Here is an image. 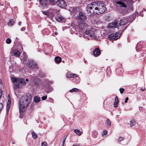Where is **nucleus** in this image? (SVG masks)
Wrapping results in <instances>:
<instances>
[{
  "instance_id": "f257e3e1",
  "label": "nucleus",
  "mask_w": 146,
  "mask_h": 146,
  "mask_svg": "<svg viewBox=\"0 0 146 146\" xmlns=\"http://www.w3.org/2000/svg\"><path fill=\"white\" fill-rule=\"evenodd\" d=\"M106 9L104 4L100 2H93L87 6L86 10L89 15H94L104 13Z\"/></svg>"
},
{
  "instance_id": "f03ea898",
  "label": "nucleus",
  "mask_w": 146,
  "mask_h": 146,
  "mask_svg": "<svg viewBox=\"0 0 146 146\" xmlns=\"http://www.w3.org/2000/svg\"><path fill=\"white\" fill-rule=\"evenodd\" d=\"M130 18V17H124L122 19L120 20V21H115L110 24L109 27L110 28H117L120 31H123L126 28V27H124L125 25L131 21Z\"/></svg>"
},
{
  "instance_id": "7ed1b4c3",
  "label": "nucleus",
  "mask_w": 146,
  "mask_h": 146,
  "mask_svg": "<svg viewBox=\"0 0 146 146\" xmlns=\"http://www.w3.org/2000/svg\"><path fill=\"white\" fill-rule=\"evenodd\" d=\"M31 95L29 93L26 94V95L22 96L19 99V110L23 111L27 107L31 101Z\"/></svg>"
},
{
  "instance_id": "20e7f679",
  "label": "nucleus",
  "mask_w": 146,
  "mask_h": 146,
  "mask_svg": "<svg viewBox=\"0 0 146 146\" xmlns=\"http://www.w3.org/2000/svg\"><path fill=\"white\" fill-rule=\"evenodd\" d=\"M115 2L120 5L121 9L119 10V11L123 15L128 13L133 10L132 4L131 1H129V5H127L120 0L119 1L116 0Z\"/></svg>"
},
{
  "instance_id": "39448f33",
  "label": "nucleus",
  "mask_w": 146,
  "mask_h": 146,
  "mask_svg": "<svg viewBox=\"0 0 146 146\" xmlns=\"http://www.w3.org/2000/svg\"><path fill=\"white\" fill-rule=\"evenodd\" d=\"M97 32L96 29L94 28H91L90 29H88L86 30L85 32V34L84 35V38H87L88 39L90 38L87 37L86 35H88L90 37L96 40H98L99 38V36L97 35Z\"/></svg>"
},
{
  "instance_id": "423d86ee",
  "label": "nucleus",
  "mask_w": 146,
  "mask_h": 146,
  "mask_svg": "<svg viewBox=\"0 0 146 146\" xmlns=\"http://www.w3.org/2000/svg\"><path fill=\"white\" fill-rule=\"evenodd\" d=\"M11 80L14 84L13 88L15 92L16 90L19 87L20 85H25L26 84L25 80L23 78L13 77L11 78Z\"/></svg>"
},
{
  "instance_id": "0eeeda50",
  "label": "nucleus",
  "mask_w": 146,
  "mask_h": 146,
  "mask_svg": "<svg viewBox=\"0 0 146 146\" xmlns=\"http://www.w3.org/2000/svg\"><path fill=\"white\" fill-rule=\"evenodd\" d=\"M57 5L62 8H65L67 6V4L64 0H58L56 2Z\"/></svg>"
},
{
  "instance_id": "6e6552de",
  "label": "nucleus",
  "mask_w": 146,
  "mask_h": 146,
  "mask_svg": "<svg viewBox=\"0 0 146 146\" xmlns=\"http://www.w3.org/2000/svg\"><path fill=\"white\" fill-rule=\"evenodd\" d=\"M121 34L119 33L112 34L108 36V38L110 39L116 40L118 39L121 36Z\"/></svg>"
},
{
  "instance_id": "1a4fd4ad",
  "label": "nucleus",
  "mask_w": 146,
  "mask_h": 146,
  "mask_svg": "<svg viewBox=\"0 0 146 146\" xmlns=\"http://www.w3.org/2000/svg\"><path fill=\"white\" fill-rule=\"evenodd\" d=\"M77 19L80 22H83L85 21L87 19V17L84 13H80L78 15Z\"/></svg>"
},
{
  "instance_id": "9d476101",
  "label": "nucleus",
  "mask_w": 146,
  "mask_h": 146,
  "mask_svg": "<svg viewBox=\"0 0 146 146\" xmlns=\"http://www.w3.org/2000/svg\"><path fill=\"white\" fill-rule=\"evenodd\" d=\"M26 63L27 66L31 68H34L36 66V64L33 60H29Z\"/></svg>"
},
{
  "instance_id": "9b49d317",
  "label": "nucleus",
  "mask_w": 146,
  "mask_h": 146,
  "mask_svg": "<svg viewBox=\"0 0 146 146\" xmlns=\"http://www.w3.org/2000/svg\"><path fill=\"white\" fill-rule=\"evenodd\" d=\"M56 10L50 9L46 11V15L51 17H53L54 15V13Z\"/></svg>"
},
{
  "instance_id": "f8f14e48",
  "label": "nucleus",
  "mask_w": 146,
  "mask_h": 146,
  "mask_svg": "<svg viewBox=\"0 0 146 146\" xmlns=\"http://www.w3.org/2000/svg\"><path fill=\"white\" fill-rule=\"evenodd\" d=\"M12 54L15 56L17 57H19L20 55V51L17 49L12 50L11 51Z\"/></svg>"
},
{
  "instance_id": "ddd939ff",
  "label": "nucleus",
  "mask_w": 146,
  "mask_h": 146,
  "mask_svg": "<svg viewBox=\"0 0 146 146\" xmlns=\"http://www.w3.org/2000/svg\"><path fill=\"white\" fill-rule=\"evenodd\" d=\"M55 19L56 21L59 22H64L65 21L64 18L60 15L57 16Z\"/></svg>"
},
{
  "instance_id": "4468645a",
  "label": "nucleus",
  "mask_w": 146,
  "mask_h": 146,
  "mask_svg": "<svg viewBox=\"0 0 146 146\" xmlns=\"http://www.w3.org/2000/svg\"><path fill=\"white\" fill-rule=\"evenodd\" d=\"M7 113H8L10 107V97L9 94L7 96Z\"/></svg>"
},
{
  "instance_id": "2eb2a0df",
  "label": "nucleus",
  "mask_w": 146,
  "mask_h": 146,
  "mask_svg": "<svg viewBox=\"0 0 146 146\" xmlns=\"http://www.w3.org/2000/svg\"><path fill=\"white\" fill-rule=\"evenodd\" d=\"M93 55L95 56H97L100 54V50L98 48H96L93 52Z\"/></svg>"
},
{
  "instance_id": "dca6fc26",
  "label": "nucleus",
  "mask_w": 146,
  "mask_h": 146,
  "mask_svg": "<svg viewBox=\"0 0 146 146\" xmlns=\"http://www.w3.org/2000/svg\"><path fill=\"white\" fill-rule=\"evenodd\" d=\"M67 78H76L77 77V75L74 74L72 73H68L66 75Z\"/></svg>"
},
{
  "instance_id": "f3484780",
  "label": "nucleus",
  "mask_w": 146,
  "mask_h": 146,
  "mask_svg": "<svg viewBox=\"0 0 146 146\" xmlns=\"http://www.w3.org/2000/svg\"><path fill=\"white\" fill-rule=\"evenodd\" d=\"M87 25V24L85 23H79L78 27L80 29L82 30Z\"/></svg>"
},
{
  "instance_id": "a211bd4d",
  "label": "nucleus",
  "mask_w": 146,
  "mask_h": 146,
  "mask_svg": "<svg viewBox=\"0 0 146 146\" xmlns=\"http://www.w3.org/2000/svg\"><path fill=\"white\" fill-rule=\"evenodd\" d=\"M54 5L55 4V1L54 0H46V5L47 4Z\"/></svg>"
},
{
  "instance_id": "6ab92c4d",
  "label": "nucleus",
  "mask_w": 146,
  "mask_h": 146,
  "mask_svg": "<svg viewBox=\"0 0 146 146\" xmlns=\"http://www.w3.org/2000/svg\"><path fill=\"white\" fill-rule=\"evenodd\" d=\"M40 4L42 5V8H45L46 6V0H39Z\"/></svg>"
},
{
  "instance_id": "aec40b11",
  "label": "nucleus",
  "mask_w": 146,
  "mask_h": 146,
  "mask_svg": "<svg viewBox=\"0 0 146 146\" xmlns=\"http://www.w3.org/2000/svg\"><path fill=\"white\" fill-rule=\"evenodd\" d=\"M27 54L23 52L21 57V60H23L25 61L27 60Z\"/></svg>"
},
{
  "instance_id": "412c9836",
  "label": "nucleus",
  "mask_w": 146,
  "mask_h": 146,
  "mask_svg": "<svg viewBox=\"0 0 146 146\" xmlns=\"http://www.w3.org/2000/svg\"><path fill=\"white\" fill-rule=\"evenodd\" d=\"M52 89V87L50 85H48L47 87H46V93H49L50 92Z\"/></svg>"
},
{
  "instance_id": "4be33fe9",
  "label": "nucleus",
  "mask_w": 146,
  "mask_h": 146,
  "mask_svg": "<svg viewBox=\"0 0 146 146\" xmlns=\"http://www.w3.org/2000/svg\"><path fill=\"white\" fill-rule=\"evenodd\" d=\"M40 99V98L38 96H35L34 98V100L35 102L38 103L39 102Z\"/></svg>"
},
{
  "instance_id": "5701e85b",
  "label": "nucleus",
  "mask_w": 146,
  "mask_h": 146,
  "mask_svg": "<svg viewBox=\"0 0 146 146\" xmlns=\"http://www.w3.org/2000/svg\"><path fill=\"white\" fill-rule=\"evenodd\" d=\"M55 61L56 62L59 63L61 61V59L59 57L56 56L55 58Z\"/></svg>"
},
{
  "instance_id": "b1692460",
  "label": "nucleus",
  "mask_w": 146,
  "mask_h": 146,
  "mask_svg": "<svg viewBox=\"0 0 146 146\" xmlns=\"http://www.w3.org/2000/svg\"><path fill=\"white\" fill-rule=\"evenodd\" d=\"M136 122L134 119H132L130 122V125L131 127L135 125L136 123Z\"/></svg>"
},
{
  "instance_id": "393cba45",
  "label": "nucleus",
  "mask_w": 146,
  "mask_h": 146,
  "mask_svg": "<svg viewBox=\"0 0 146 146\" xmlns=\"http://www.w3.org/2000/svg\"><path fill=\"white\" fill-rule=\"evenodd\" d=\"M74 131L77 135H80L82 133L78 129H74Z\"/></svg>"
},
{
  "instance_id": "a878e982",
  "label": "nucleus",
  "mask_w": 146,
  "mask_h": 146,
  "mask_svg": "<svg viewBox=\"0 0 146 146\" xmlns=\"http://www.w3.org/2000/svg\"><path fill=\"white\" fill-rule=\"evenodd\" d=\"M14 23L13 20V19H10L9 21L7 23V24L10 26H13Z\"/></svg>"
},
{
  "instance_id": "bb28decb",
  "label": "nucleus",
  "mask_w": 146,
  "mask_h": 146,
  "mask_svg": "<svg viewBox=\"0 0 146 146\" xmlns=\"http://www.w3.org/2000/svg\"><path fill=\"white\" fill-rule=\"evenodd\" d=\"M105 123L107 127H110L111 125V122L108 119H107Z\"/></svg>"
},
{
  "instance_id": "cd10ccee",
  "label": "nucleus",
  "mask_w": 146,
  "mask_h": 146,
  "mask_svg": "<svg viewBox=\"0 0 146 146\" xmlns=\"http://www.w3.org/2000/svg\"><path fill=\"white\" fill-rule=\"evenodd\" d=\"M32 137L34 139H36L37 137V135L35 133V132L33 131L32 133Z\"/></svg>"
},
{
  "instance_id": "c85d7f7f",
  "label": "nucleus",
  "mask_w": 146,
  "mask_h": 146,
  "mask_svg": "<svg viewBox=\"0 0 146 146\" xmlns=\"http://www.w3.org/2000/svg\"><path fill=\"white\" fill-rule=\"evenodd\" d=\"M79 91V90L76 88H74L70 90V92H76Z\"/></svg>"
},
{
  "instance_id": "c756f323",
  "label": "nucleus",
  "mask_w": 146,
  "mask_h": 146,
  "mask_svg": "<svg viewBox=\"0 0 146 146\" xmlns=\"http://www.w3.org/2000/svg\"><path fill=\"white\" fill-rule=\"evenodd\" d=\"M11 42V40L9 38H8L6 39V43L7 44H10Z\"/></svg>"
},
{
  "instance_id": "7c9ffc66",
  "label": "nucleus",
  "mask_w": 146,
  "mask_h": 146,
  "mask_svg": "<svg viewBox=\"0 0 146 146\" xmlns=\"http://www.w3.org/2000/svg\"><path fill=\"white\" fill-rule=\"evenodd\" d=\"M66 136L64 135V139L62 141V144L61 146H64V143L65 142V140L66 139Z\"/></svg>"
},
{
  "instance_id": "2f4dec72",
  "label": "nucleus",
  "mask_w": 146,
  "mask_h": 146,
  "mask_svg": "<svg viewBox=\"0 0 146 146\" xmlns=\"http://www.w3.org/2000/svg\"><path fill=\"white\" fill-rule=\"evenodd\" d=\"M118 102H114L113 103V106L114 107H116L117 106V104Z\"/></svg>"
},
{
  "instance_id": "473e14b6",
  "label": "nucleus",
  "mask_w": 146,
  "mask_h": 146,
  "mask_svg": "<svg viewBox=\"0 0 146 146\" xmlns=\"http://www.w3.org/2000/svg\"><path fill=\"white\" fill-rule=\"evenodd\" d=\"M119 91H120V93L122 94L123 93L124 91V89L123 88H120L119 89Z\"/></svg>"
},
{
  "instance_id": "72a5a7b5",
  "label": "nucleus",
  "mask_w": 146,
  "mask_h": 146,
  "mask_svg": "<svg viewBox=\"0 0 146 146\" xmlns=\"http://www.w3.org/2000/svg\"><path fill=\"white\" fill-rule=\"evenodd\" d=\"M124 138L123 137H120L119 139L118 140V141L120 142L122 141H123V139Z\"/></svg>"
},
{
  "instance_id": "f704fd0d",
  "label": "nucleus",
  "mask_w": 146,
  "mask_h": 146,
  "mask_svg": "<svg viewBox=\"0 0 146 146\" xmlns=\"http://www.w3.org/2000/svg\"><path fill=\"white\" fill-rule=\"evenodd\" d=\"M119 102V100L117 96H116L115 98V101Z\"/></svg>"
},
{
  "instance_id": "c9c22d12",
  "label": "nucleus",
  "mask_w": 146,
  "mask_h": 146,
  "mask_svg": "<svg viewBox=\"0 0 146 146\" xmlns=\"http://www.w3.org/2000/svg\"><path fill=\"white\" fill-rule=\"evenodd\" d=\"M41 146H46V142L44 141L42 143Z\"/></svg>"
},
{
  "instance_id": "e433bc0d",
  "label": "nucleus",
  "mask_w": 146,
  "mask_h": 146,
  "mask_svg": "<svg viewBox=\"0 0 146 146\" xmlns=\"http://www.w3.org/2000/svg\"><path fill=\"white\" fill-rule=\"evenodd\" d=\"M104 134H103V135L104 134L105 135H106V134H107V131L105 130H104Z\"/></svg>"
},
{
  "instance_id": "4c0bfd02",
  "label": "nucleus",
  "mask_w": 146,
  "mask_h": 146,
  "mask_svg": "<svg viewBox=\"0 0 146 146\" xmlns=\"http://www.w3.org/2000/svg\"><path fill=\"white\" fill-rule=\"evenodd\" d=\"M80 81V80L79 79H77H77H76L75 80V83H78V82H79Z\"/></svg>"
},
{
  "instance_id": "58836bf2",
  "label": "nucleus",
  "mask_w": 146,
  "mask_h": 146,
  "mask_svg": "<svg viewBox=\"0 0 146 146\" xmlns=\"http://www.w3.org/2000/svg\"><path fill=\"white\" fill-rule=\"evenodd\" d=\"M25 27H23L21 29V31H24V30H25Z\"/></svg>"
},
{
  "instance_id": "ea45409f",
  "label": "nucleus",
  "mask_w": 146,
  "mask_h": 146,
  "mask_svg": "<svg viewBox=\"0 0 146 146\" xmlns=\"http://www.w3.org/2000/svg\"><path fill=\"white\" fill-rule=\"evenodd\" d=\"M42 100H46V96H42Z\"/></svg>"
},
{
  "instance_id": "a19ab883",
  "label": "nucleus",
  "mask_w": 146,
  "mask_h": 146,
  "mask_svg": "<svg viewBox=\"0 0 146 146\" xmlns=\"http://www.w3.org/2000/svg\"><path fill=\"white\" fill-rule=\"evenodd\" d=\"M128 97H127L125 98V101L124 102L125 103H127V100H128Z\"/></svg>"
},
{
  "instance_id": "79ce46f5",
  "label": "nucleus",
  "mask_w": 146,
  "mask_h": 146,
  "mask_svg": "<svg viewBox=\"0 0 146 146\" xmlns=\"http://www.w3.org/2000/svg\"><path fill=\"white\" fill-rule=\"evenodd\" d=\"M145 90V88H144V89H143L142 88H141V89H140V90L141 91H144Z\"/></svg>"
},
{
  "instance_id": "37998d69",
  "label": "nucleus",
  "mask_w": 146,
  "mask_h": 146,
  "mask_svg": "<svg viewBox=\"0 0 146 146\" xmlns=\"http://www.w3.org/2000/svg\"><path fill=\"white\" fill-rule=\"evenodd\" d=\"M42 13L43 14L46 15V11H42Z\"/></svg>"
},
{
  "instance_id": "c03bdc74",
  "label": "nucleus",
  "mask_w": 146,
  "mask_h": 146,
  "mask_svg": "<svg viewBox=\"0 0 146 146\" xmlns=\"http://www.w3.org/2000/svg\"><path fill=\"white\" fill-rule=\"evenodd\" d=\"M139 15H141V17H143V15L141 14V12H140Z\"/></svg>"
},
{
  "instance_id": "a18cd8bd",
  "label": "nucleus",
  "mask_w": 146,
  "mask_h": 146,
  "mask_svg": "<svg viewBox=\"0 0 146 146\" xmlns=\"http://www.w3.org/2000/svg\"><path fill=\"white\" fill-rule=\"evenodd\" d=\"M19 25L20 26L21 24V22H20L19 23Z\"/></svg>"
},
{
  "instance_id": "49530a36",
  "label": "nucleus",
  "mask_w": 146,
  "mask_h": 146,
  "mask_svg": "<svg viewBox=\"0 0 146 146\" xmlns=\"http://www.w3.org/2000/svg\"><path fill=\"white\" fill-rule=\"evenodd\" d=\"M29 80L27 78L25 79V81L27 82H28L29 81Z\"/></svg>"
},
{
  "instance_id": "de8ad7c7",
  "label": "nucleus",
  "mask_w": 146,
  "mask_h": 146,
  "mask_svg": "<svg viewBox=\"0 0 146 146\" xmlns=\"http://www.w3.org/2000/svg\"><path fill=\"white\" fill-rule=\"evenodd\" d=\"M0 5H3V3H0Z\"/></svg>"
},
{
  "instance_id": "09e8293b",
  "label": "nucleus",
  "mask_w": 146,
  "mask_h": 146,
  "mask_svg": "<svg viewBox=\"0 0 146 146\" xmlns=\"http://www.w3.org/2000/svg\"><path fill=\"white\" fill-rule=\"evenodd\" d=\"M143 10H144V11H145L146 10V9H143V10H142V11H143H143Z\"/></svg>"
},
{
  "instance_id": "8fccbe9b",
  "label": "nucleus",
  "mask_w": 146,
  "mask_h": 146,
  "mask_svg": "<svg viewBox=\"0 0 146 146\" xmlns=\"http://www.w3.org/2000/svg\"><path fill=\"white\" fill-rule=\"evenodd\" d=\"M55 33V35H57V33Z\"/></svg>"
},
{
  "instance_id": "3c124183",
  "label": "nucleus",
  "mask_w": 146,
  "mask_h": 146,
  "mask_svg": "<svg viewBox=\"0 0 146 146\" xmlns=\"http://www.w3.org/2000/svg\"><path fill=\"white\" fill-rule=\"evenodd\" d=\"M47 145V143H46V146Z\"/></svg>"
},
{
  "instance_id": "603ef678",
  "label": "nucleus",
  "mask_w": 146,
  "mask_h": 146,
  "mask_svg": "<svg viewBox=\"0 0 146 146\" xmlns=\"http://www.w3.org/2000/svg\"><path fill=\"white\" fill-rule=\"evenodd\" d=\"M46 82L47 81V80H46Z\"/></svg>"
},
{
  "instance_id": "864d4df0",
  "label": "nucleus",
  "mask_w": 146,
  "mask_h": 146,
  "mask_svg": "<svg viewBox=\"0 0 146 146\" xmlns=\"http://www.w3.org/2000/svg\"><path fill=\"white\" fill-rule=\"evenodd\" d=\"M46 98H47V96L46 95Z\"/></svg>"
}]
</instances>
